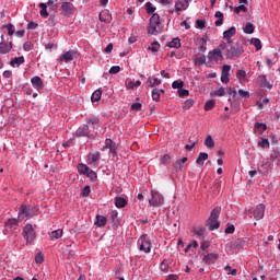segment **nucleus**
Here are the masks:
<instances>
[{
    "mask_svg": "<svg viewBox=\"0 0 280 280\" xmlns=\"http://www.w3.org/2000/svg\"><path fill=\"white\" fill-rule=\"evenodd\" d=\"M187 163V158H183L182 160H177L174 164L173 167L176 172H180L183 170V166Z\"/></svg>",
    "mask_w": 280,
    "mask_h": 280,
    "instance_id": "a878e982",
    "label": "nucleus"
},
{
    "mask_svg": "<svg viewBox=\"0 0 280 280\" xmlns=\"http://www.w3.org/2000/svg\"><path fill=\"white\" fill-rule=\"evenodd\" d=\"M247 73L246 70L241 69L236 72V78L240 82H248V78H246Z\"/></svg>",
    "mask_w": 280,
    "mask_h": 280,
    "instance_id": "cd10ccee",
    "label": "nucleus"
},
{
    "mask_svg": "<svg viewBox=\"0 0 280 280\" xmlns=\"http://www.w3.org/2000/svg\"><path fill=\"white\" fill-rule=\"evenodd\" d=\"M98 19L102 23H110V21H113V15H110V11H105L100 13Z\"/></svg>",
    "mask_w": 280,
    "mask_h": 280,
    "instance_id": "6ab92c4d",
    "label": "nucleus"
},
{
    "mask_svg": "<svg viewBox=\"0 0 280 280\" xmlns=\"http://www.w3.org/2000/svg\"><path fill=\"white\" fill-rule=\"evenodd\" d=\"M268 102H269L268 98H264L261 101H257L256 104H257L258 108H264V106L268 105Z\"/></svg>",
    "mask_w": 280,
    "mask_h": 280,
    "instance_id": "e2e57ef3",
    "label": "nucleus"
},
{
    "mask_svg": "<svg viewBox=\"0 0 280 280\" xmlns=\"http://www.w3.org/2000/svg\"><path fill=\"white\" fill-rule=\"evenodd\" d=\"M225 272H228V275H232L233 277H235V275H237V269H233L231 266H225L224 267Z\"/></svg>",
    "mask_w": 280,
    "mask_h": 280,
    "instance_id": "6e6d98bb",
    "label": "nucleus"
},
{
    "mask_svg": "<svg viewBox=\"0 0 280 280\" xmlns=\"http://www.w3.org/2000/svg\"><path fill=\"white\" fill-rule=\"evenodd\" d=\"M23 236L26 240L27 244H31V242H34L36 237V232H34V228L32 224H26L23 230Z\"/></svg>",
    "mask_w": 280,
    "mask_h": 280,
    "instance_id": "423d86ee",
    "label": "nucleus"
},
{
    "mask_svg": "<svg viewBox=\"0 0 280 280\" xmlns=\"http://www.w3.org/2000/svg\"><path fill=\"white\" fill-rule=\"evenodd\" d=\"M208 224L210 226V231H215V229H220V222H218V219H209Z\"/></svg>",
    "mask_w": 280,
    "mask_h": 280,
    "instance_id": "2f4dec72",
    "label": "nucleus"
},
{
    "mask_svg": "<svg viewBox=\"0 0 280 280\" xmlns=\"http://www.w3.org/2000/svg\"><path fill=\"white\" fill-rule=\"evenodd\" d=\"M214 106H215V101L213 100L207 101L205 104V110H212Z\"/></svg>",
    "mask_w": 280,
    "mask_h": 280,
    "instance_id": "3c124183",
    "label": "nucleus"
},
{
    "mask_svg": "<svg viewBox=\"0 0 280 280\" xmlns=\"http://www.w3.org/2000/svg\"><path fill=\"white\" fill-rule=\"evenodd\" d=\"M205 145L209 148V150H213V148H215V141H213V137L208 136L205 140Z\"/></svg>",
    "mask_w": 280,
    "mask_h": 280,
    "instance_id": "c9c22d12",
    "label": "nucleus"
},
{
    "mask_svg": "<svg viewBox=\"0 0 280 280\" xmlns=\"http://www.w3.org/2000/svg\"><path fill=\"white\" fill-rule=\"evenodd\" d=\"M195 248H198V242L192 241L185 247V253H191Z\"/></svg>",
    "mask_w": 280,
    "mask_h": 280,
    "instance_id": "ea45409f",
    "label": "nucleus"
},
{
    "mask_svg": "<svg viewBox=\"0 0 280 280\" xmlns=\"http://www.w3.org/2000/svg\"><path fill=\"white\" fill-rule=\"evenodd\" d=\"M188 141H189V144L185 145V149L188 150V151L194 150V148H196V145H198V140L189 139Z\"/></svg>",
    "mask_w": 280,
    "mask_h": 280,
    "instance_id": "de8ad7c7",
    "label": "nucleus"
},
{
    "mask_svg": "<svg viewBox=\"0 0 280 280\" xmlns=\"http://www.w3.org/2000/svg\"><path fill=\"white\" fill-rule=\"evenodd\" d=\"M200 40H201V44L199 47V51H201V54H205V51H207V37H203Z\"/></svg>",
    "mask_w": 280,
    "mask_h": 280,
    "instance_id": "8fccbe9b",
    "label": "nucleus"
},
{
    "mask_svg": "<svg viewBox=\"0 0 280 280\" xmlns=\"http://www.w3.org/2000/svg\"><path fill=\"white\" fill-rule=\"evenodd\" d=\"M194 104H195L194 98L186 100L184 103L185 110H189V108H191V106H194Z\"/></svg>",
    "mask_w": 280,
    "mask_h": 280,
    "instance_id": "864d4df0",
    "label": "nucleus"
},
{
    "mask_svg": "<svg viewBox=\"0 0 280 280\" xmlns=\"http://www.w3.org/2000/svg\"><path fill=\"white\" fill-rule=\"evenodd\" d=\"M258 145L260 148H270V141L268 139H261L259 142H258Z\"/></svg>",
    "mask_w": 280,
    "mask_h": 280,
    "instance_id": "13d9d810",
    "label": "nucleus"
},
{
    "mask_svg": "<svg viewBox=\"0 0 280 280\" xmlns=\"http://www.w3.org/2000/svg\"><path fill=\"white\" fill-rule=\"evenodd\" d=\"M165 198L159 191H151V198L149 199L150 207H163Z\"/></svg>",
    "mask_w": 280,
    "mask_h": 280,
    "instance_id": "7ed1b4c3",
    "label": "nucleus"
},
{
    "mask_svg": "<svg viewBox=\"0 0 280 280\" xmlns=\"http://www.w3.org/2000/svg\"><path fill=\"white\" fill-rule=\"evenodd\" d=\"M108 220L104 215H96L95 226H98V229H102L106 226V223Z\"/></svg>",
    "mask_w": 280,
    "mask_h": 280,
    "instance_id": "412c9836",
    "label": "nucleus"
},
{
    "mask_svg": "<svg viewBox=\"0 0 280 280\" xmlns=\"http://www.w3.org/2000/svg\"><path fill=\"white\" fill-rule=\"evenodd\" d=\"M230 73H231V66L224 65L222 67V73H221V82H223V84H229Z\"/></svg>",
    "mask_w": 280,
    "mask_h": 280,
    "instance_id": "f8f14e48",
    "label": "nucleus"
},
{
    "mask_svg": "<svg viewBox=\"0 0 280 280\" xmlns=\"http://www.w3.org/2000/svg\"><path fill=\"white\" fill-rule=\"evenodd\" d=\"M100 161V152L96 153H90L88 155V164L93 165V163H97Z\"/></svg>",
    "mask_w": 280,
    "mask_h": 280,
    "instance_id": "393cba45",
    "label": "nucleus"
},
{
    "mask_svg": "<svg viewBox=\"0 0 280 280\" xmlns=\"http://www.w3.org/2000/svg\"><path fill=\"white\" fill-rule=\"evenodd\" d=\"M207 62V57L205 55L197 57L195 59V65L200 66V65H206Z\"/></svg>",
    "mask_w": 280,
    "mask_h": 280,
    "instance_id": "09e8293b",
    "label": "nucleus"
},
{
    "mask_svg": "<svg viewBox=\"0 0 280 280\" xmlns=\"http://www.w3.org/2000/svg\"><path fill=\"white\" fill-rule=\"evenodd\" d=\"M119 71H121V67H119V66H113V67L109 69V74H110V75H117V73H119Z\"/></svg>",
    "mask_w": 280,
    "mask_h": 280,
    "instance_id": "5fc2aeb1",
    "label": "nucleus"
},
{
    "mask_svg": "<svg viewBox=\"0 0 280 280\" xmlns=\"http://www.w3.org/2000/svg\"><path fill=\"white\" fill-rule=\"evenodd\" d=\"M215 19H218L215 22H214V25L217 27H220L222 25V23H224V13H222L221 11H217L215 14H214Z\"/></svg>",
    "mask_w": 280,
    "mask_h": 280,
    "instance_id": "bb28decb",
    "label": "nucleus"
},
{
    "mask_svg": "<svg viewBox=\"0 0 280 280\" xmlns=\"http://www.w3.org/2000/svg\"><path fill=\"white\" fill-rule=\"evenodd\" d=\"M98 125H100V120L97 118H92L88 121L89 128H92L93 130H95Z\"/></svg>",
    "mask_w": 280,
    "mask_h": 280,
    "instance_id": "a19ab883",
    "label": "nucleus"
},
{
    "mask_svg": "<svg viewBox=\"0 0 280 280\" xmlns=\"http://www.w3.org/2000/svg\"><path fill=\"white\" fill-rule=\"evenodd\" d=\"M185 86V82L183 80H176L172 83L173 89H178L180 91Z\"/></svg>",
    "mask_w": 280,
    "mask_h": 280,
    "instance_id": "79ce46f5",
    "label": "nucleus"
},
{
    "mask_svg": "<svg viewBox=\"0 0 280 280\" xmlns=\"http://www.w3.org/2000/svg\"><path fill=\"white\" fill-rule=\"evenodd\" d=\"M150 23H153L155 25H160L161 23V16H159V14L154 13L151 19H150Z\"/></svg>",
    "mask_w": 280,
    "mask_h": 280,
    "instance_id": "603ef678",
    "label": "nucleus"
},
{
    "mask_svg": "<svg viewBox=\"0 0 280 280\" xmlns=\"http://www.w3.org/2000/svg\"><path fill=\"white\" fill-rule=\"evenodd\" d=\"M236 32H237V30L235 28V26H232L228 31L223 32V38L226 40V43L229 45H231V43H233L231 40V38H233V36H235Z\"/></svg>",
    "mask_w": 280,
    "mask_h": 280,
    "instance_id": "ddd939ff",
    "label": "nucleus"
},
{
    "mask_svg": "<svg viewBox=\"0 0 280 280\" xmlns=\"http://www.w3.org/2000/svg\"><path fill=\"white\" fill-rule=\"evenodd\" d=\"M148 32L149 34L156 36V34H159V24H153L152 22H150Z\"/></svg>",
    "mask_w": 280,
    "mask_h": 280,
    "instance_id": "473e14b6",
    "label": "nucleus"
},
{
    "mask_svg": "<svg viewBox=\"0 0 280 280\" xmlns=\"http://www.w3.org/2000/svg\"><path fill=\"white\" fill-rule=\"evenodd\" d=\"M74 56H75V51L74 50H68L67 52H65L60 57V61L61 62H71V60H73Z\"/></svg>",
    "mask_w": 280,
    "mask_h": 280,
    "instance_id": "f3484780",
    "label": "nucleus"
},
{
    "mask_svg": "<svg viewBox=\"0 0 280 280\" xmlns=\"http://www.w3.org/2000/svg\"><path fill=\"white\" fill-rule=\"evenodd\" d=\"M250 43L254 45V47H256V51L261 49V40H259V38H252Z\"/></svg>",
    "mask_w": 280,
    "mask_h": 280,
    "instance_id": "a18cd8bd",
    "label": "nucleus"
},
{
    "mask_svg": "<svg viewBox=\"0 0 280 280\" xmlns=\"http://www.w3.org/2000/svg\"><path fill=\"white\" fill-rule=\"evenodd\" d=\"M77 170H78L79 174H82V175L86 176V174L89 173V171L91 168L86 164H79L77 166Z\"/></svg>",
    "mask_w": 280,
    "mask_h": 280,
    "instance_id": "f704fd0d",
    "label": "nucleus"
},
{
    "mask_svg": "<svg viewBox=\"0 0 280 280\" xmlns=\"http://www.w3.org/2000/svg\"><path fill=\"white\" fill-rule=\"evenodd\" d=\"M31 83L37 91H40V89H43V79H40V77H33L31 79Z\"/></svg>",
    "mask_w": 280,
    "mask_h": 280,
    "instance_id": "aec40b11",
    "label": "nucleus"
},
{
    "mask_svg": "<svg viewBox=\"0 0 280 280\" xmlns=\"http://www.w3.org/2000/svg\"><path fill=\"white\" fill-rule=\"evenodd\" d=\"M51 3H54V0H48L47 3L40 2L38 4V8L40 9L39 14L42 19H47L49 16V12H47V5H51Z\"/></svg>",
    "mask_w": 280,
    "mask_h": 280,
    "instance_id": "9b49d317",
    "label": "nucleus"
},
{
    "mask_svg": "<svg viewBox=\"0 0 280 280\" xmlns=\"http://www.w3.org/2000/svg\"><path fill=\"white\" fill-rule=\"evenodd\" d=\"M161 79L158 78H149L147 81L148 86H151V89H154V86H159L161 84Z\"/></svg>",
    "mask_w": 280,
    "mask_h": 280,
    "instance_id": "7c9ffc66",
    "label": "nucleus"
},
{
    "mask_svg": "<svg viewBox=\"0 0 280 280\" xmlns=\"http://www.w3.org/2000/svg\"><path fill=\"white\" fill-rule=\"evenodd\" d=\"M37 212L38 209L36 207L22 206L19 212V220H30V218H34Z\"/></svg>",
    "mask_w": 280,
    "mask_h": 280,
    "instance_id": "f257e3e1",
    "label": "nucleus"
},
{
    "mask_svg": "<svg viewBox=\"0 0 280 280\" xmlns=\"http://www.w3.org/2000/svg\"><path fill=\"white\" fill-rule=\"evenodd\" d=\"M115 205H116L117 209H124V207H126V205H128V200H126V198H124V197H116Z\"/></svg>",
    "mask_w": 280,
    "mask_h": 280,
    "instance_id": "b1692460",
    "label": "nucleus"
},
{
    "mask_svg": "<svg viewBox=\"0 0 280 280\" xmlns=\"http://www.w3.org/2000/svg\"><path fill=\"white\" fill-rule=\"evenodd\" d=\"M49 237H50V240H60V237H62V230L58 229V230L52 231L49 234Z\"/></svg>",
    "mask_w": 280,
    "mask_h": 280,
    "instance_id": "e433bc0d",
    "label": "nucleus"
},
{
    "mask_svg": "<svg viewBox=\"0 0 280 280\" xmlns=\"http://www.w3.org/2000/svg\"><path fill=\"white\" fill-rule=\"evenodd\" d=\"M243 32H244V34H253L255 32V26L253 25V23H247L243 27Z\"/></svg>",
    "mask_w": 280,
    "mask_h": 280,
    "instance_id": "58836bf2",
    "label": "nucleus"
},
{
    "mask_svg": "<svg viewBox=\"0 0 280 280\" xmlns=\"http://www.w3.org/2000/svg\"><path fill=\"white\" fill-rule=\"evenodd\" d=\"M209 159V154L205 152H200L198 158L196 159L197 165H205V161Z\"/></svg>",
    "mask_w": 280,
    "mask_h": 280,
    "instance_id": "c85d7f7f",
    "label": "nucleus"
},
{
    "mask_svg": "<svg viewBox=\"0 0 280 280\" xmlns=\"http://www.w3.org/2000/svg\"><path fill=\"white\" fill-rule=\"evenodd\" d=\"M219 257L220 256L218 254H208L203 256L202 261L206 264V266H209L210 264L218 261Z\"/></svg>",
    "mask_w": 280,
    "mask_h": 280,
    "instance_id": "2eb2a0df",
    "label": "nucleus"
},
{
    "mask_svg": "<svg viewBox=\"0 0 280 280\" xmlns=\"http://www.w3.org/2000/svg\"><path fill=\"white\" fill-rule=\"evenodd\" d=\"M191 233H194V235H197V237H202V235H205V228L192 226L191 228Z\"/></svg>",
    "mask_w": 280,
    "mask_h": 280,
    "instance_id": "c756f323",
    "label": "nucleus"
},
{
    "mask_svg": "<svg viewBox=\"0 0 280 280\" xmlns=\"http://www.w3.org/2000/svg\"><path fill=\"white\" fill-rule=\"evenodd\" d=\"M24 62H25V57L21 56V57H15L11 59L10 65L12 67H21V65H23Z\"/></svg>",
    "mask_w": 280,
    "mask_h": 280,
    "instance_id": "5701e85b",
    "label": "nucleus"
},
{
    "mask_svg": "<svg viewBox=\"0 0 280 280\" xmlns=\"http://www.w3.org/2000/svg\"><path fill=\"white\" fill-rule=\"evenodd\" d=\"M77 137H95V133L91 132V128L89 125H83L82 127H79L77 132Z\"/></svg>",
    "mask_w": 280,
    "mask_h": 280,
    "instance_id": "6e6552de",
    "label": "nucleus"
},
{
    "mask_svg": "<svg viewBox=\"0 0 280 280\" xmlns=\"http://www.w3.org/2000/svg\"><path fill=\"white\" fill-rule=\"evenodd\" d=\"M266 212V206L264 203H259L254 210L255 220H264V213Z\"/></svg>",
    "mask_w": 280,
    "mask_h": 280,
    "instance_id": "9d476101",
    "label": "nucleus"
},
{
    "mask_svg": "<svg viewBox=\"0 0 280 280\" xmlns=\"http://www.w3.org/2000/svg\"><path fill=\"white\" fill-rule=\"evenodd\" d=\"M35 261L36 264L40 265L43 264V261H45V257L43 256V254H38L36 257H35Z\"/></svg>",
    "mask_w": 280,
    "mask_h": 280,
    "instance_id": "338daca9",
    "label": "nucleus"
},
{
    "mask_svg": "<svg viewBox=\"0 0 280 280\" xmlns=\"http://www.w3.org/2000/svg\"><path fill=\"white\" fill-rule=\"evenodd\" d=\"M145 8H147V12H148L149 14H152V12H154V11L156 10V8H154V7L151 4V2H147V3H145Z\"/></svg>",
    "mask_w": 280,
    "mask_h": 280,
    "instance_id": "0e129e2a",
    "label": "nucleus"
},
{
    "mask_svg": "<svg viewBox=\"0 0 280 280\" xmlns=\"http://www.w3.org/2000/svg\"><path fill=\"white\" fill-rule=\"evenodd\" d=\"M12 47H14V44H12V42H0V54H10V51H12Z\"/></svg>",
    "mask_w": 280,
    "mask_h": 280,
    "instance_id": "4468645a",
    "label": "nucleus"
},
{
    "mask_svg": "<svg viewBox=\"0 0 280 280\" xmlns=\"http://www.w3.org/2000/svg\"><path fill=\"white\" fill-rule=\"evenodd\" d=\"M238 95L243 97L244 100H248L250 97V93L248 91L238 90Z\"/></svg>",
    "mask_w": 280,
    "mask_h": 280,
    "instance_id": "052dcab7",
    "label": "nucleus"
},
{
    "mask_svg": "<svg viewBox=\"0 0 280 280\" xmlns=\"http://www.w3.org/2000/svg\"><path fill=\"white\" fill-rule=\"evenodd\" d=\"M18 220L16 219H10L8 222H7V229H12V226H16L18 224Z\"/></svg>",
    "mask_w": 280,
    "mask_h": 280,
    "instance_id": "680f3d73",
    "label": "nucleus"
},
{
    "mask_svg": "<svg viewBox=\"0 0 280 280\" xmlns=\"http://www.w3.org/2000/svg\"><path fill=\"white\" fill-rule=\"evenodd\" d=\"M141 84L140 80L137 81H132L131 79H127L125 82V86L126 89H128L129 91H132L135 89H139V85Z\"/></svg>",
    "mask_w": 280,
    "mask_h": 280,
    "instance_id": "dca6fc26",
    "label": "nucleus"
},
{
    "mask_svg": "<svg viewBox=\"0 0 280 280\" xmlns=\"http://www.w3.org/2000/svg\"><path fill=\"white\" fill-rule=\"evenodd\" d=\"M92 102H100L102 100V90H96L91 96Z\"/></svg>",
    "mask_w": 280,
    "mask_h": 280,
    "instance_id": "4c0bfd02",
    "label": "nucleus"
},
{
    "mask_svg": "<svg viewBox=\"0 0 280 280\" xmlns=\"http://www.w3.org/2000/svg\"><path fill=\"white\" fill-rule=\"evenodd\" d=\"M235 14H240V12H246V7L241 4L234 9Z\"/></svg>",
    "mask_w": 280,
    "mask_h": 280,
    "instance_id": "69168bd1",
    "label": "nucleus"
},
{
    "mask_svg": "<svg viewBox=\"0 0 280 280\" xmlns=\"http://www.w3.org/2000/svg\"><path fill=\"white\" fill-rule=\"evenodd\" d=\"M220 218V209L214 208L211 213L209 220H218Z\"/></svg>",
    "mask_w": 280,
    "mask_h": 280,
    "instance_id": "49530a36",
    "label": "nucleus"
},
{
    "mask_svg": "<svg viewBox=\"0 0 280 280\" xmlns=\"http://www.w3.org/2000/svg\"><path fill=\"white\" fill-rule=\"evenodd\" d=\"M138 244L142 253L148 254L152 250V242H150V238H148L147 235H142L138 241Z\"/></svg>",
    "mask_w": 280,
    "mask_h": 280,
    "instance_id": "20e7f679",
    "label": "nucleus"
},
{
    "mask_svg": "<svg viewBox=\"0 0 280 280\" xmlns=\"http://www.w3.org/2000/svg\"><path fill=\"white\" fill-rule=\"evenodd\" d=\"M189 1L191 0H176L175 2V12L180 14L183 10H187L189 8Z\"/></svg>",
    "mask_w": 280,
    "mask_h": 280,
    "instance_id": "1a4fd4ad",
    "label": "nucleus"
},
{
    "mask_svg": "<svg viewBox=\"0 0 280 280\" xmlns=\"http://www.w3.org/2000/svg\"><path fill=\"white\" fill-rule=\"evenodd\" d=\"M160 161L162 165H170V163H172V156L170 154H164Z\"/></svg>",
    "mask_w": 280,
    "mask_h": 280,
    "instance_id": "37998d69",
    "label": "nucleus"
},
{
    "mask_svg": "<svg viewBox=\"0 0 280 280\" xmlns=\"http://www.w3.org/2000/svg\"><path fill=\"white\" fill-rule=\"evenodd\" d=\"M75 5L73 4V2H69V1H61V7H60V12L62 14V16H73V14H75Z\"/></svg>",
    "mask_w": 280,
    "mask_h": 280,
    "instance_id": "f03ea898",
    "label": "nucleus"
},
{
    "mask_svg": "<svg viewBox=\"0 0 280 280\" xmlns=\"http://www.w3.org/2000/svg\"><path fill=\"white\" fill-rule=\"evenodd\" d=\"M224 59V55H222V50L220 48H214L208 52V60L210 62H220V60Z\"/></svg>",
    "mask_w": 280,
    "mask_h": 280,
    "instance_id": "0eeeda50",
    "label": "nucleus"
},
{
    "mask_svg": "<svg viewBox=\"0 0 280 280\" xmlns=\"http://www.w3.org/2000/svg\"><path fill=\"white\" fill-rule=\"evenodd\" d=\"M167 47H171L173 49L180 48V38L178 37L173 38V40L167 44Z\"/></svg>",
    "mask_w": 280,
    "mask_h": 280,
    "instance_id": "72a5a7b5",
    "label": "nucleus"
},
{
    "mask_svg": "<svg viewBox=\"0 0 280 280\" xmlns=\"http://www.w3.org/2000/svg\"><path fill=\"white\" fill-rule=\"evenodd\" d=\"M161 93H165V90L153 89V91H152V101L153 102H160L161 101Z\"/></svg>",
    "mask_w": 280,
    "mask_h": 280,
    "instance_id": "4be33fe9",
    "label": "nucleus"
},
{
    "mask_svg": "<svg viewBox=\"0 0 280 280\" xmlns=\"http://www.w3.org/2000/svg\"><path fill=\"white\" fill-rule=\"evenodd\" d=\"M267 129H268V126H266V124H262V122H256L254 126L255 135H264L265 130Z\"/></svg>",
    "mask_w": 280,
    "mask_h": 280,
    "instance_id": "a211bd4d",
    "label": "nucleus"
},
{
    "mask_svg": "<svg viewBox=\"0 0 280 280\" xmlns=\"http://www.w3.org/2000/svg\"><path fill=\"white\" fill-rule=\"evenodd\" d=\"M244 54V49L241 46H233L226 50L225 57L228 60H233L234 58H240Z\"/></svg>",
    "mask_w": 280,
    "mask_h": 280,
    "instance_id": "39448f33",
    "label": "nucleus"
},
{
    "mask_svg": "<svg viewBox=\"0 0 280 280\" xmlns=\"http://www.w3.org/2000/svg\"><path fill=\"white\" fill-rule=\"evenodd\" d=\"M5 27H7V30H8V35H9V36H13V35H14V32H16V30L14 28V25H13V24H7Z\"/></svg>",
    "mask_w": 280,
    "mask_h": 280,
    "instance_id": "bf43d9fd",
    "label": "nucleus"
},
{
    "mask_svg": "<svg viewBox=\"0 0 280 280\" xmlns=\"http://www.w3.org/2000/svg\"><path fill=\"white\" fill-rule=\"evenodd\" d=\"M141 108H142L141 103H133V104L131 105V110H137V112H139V110H141Z\"/></svg>",
    "mask_w": 280,
    "mask_h": 280,
    "instance_id": "774afa93",
    "label": "nucleus"
},
{
    "mask_svg": "<svg viewBox=\"0 0 280 280\" xmlns=\"http://www.w3.org/2000/svg\"><path fill=\"white\" fill-rule=\"evenodd\" d=\"M85 176H88V178H90L91 180H95L97 178V173L90 168Z\"/></svg>",
    "mask_w": 280,
    "mask_h": 280,
    "instance_id": "4d7b16f0",
    "label": "nucleus"
},
{
    "mask_svg": "<svg viewBox=\"0 0 280 280\" xmlns=\"http://www.w3.org/2000/svg\"><path fill=\"white\" fill-rule=\"evenodd\" d=\"M159 49H161V44H159L158 42H154L149 46V51H152L153 54H156Z\"/></svg>",
    "mask_w": 280,
    "mask_h": 280,
    "instance_id": "c03bdc74",
    "label": "nucleus"
}]
</instances>
